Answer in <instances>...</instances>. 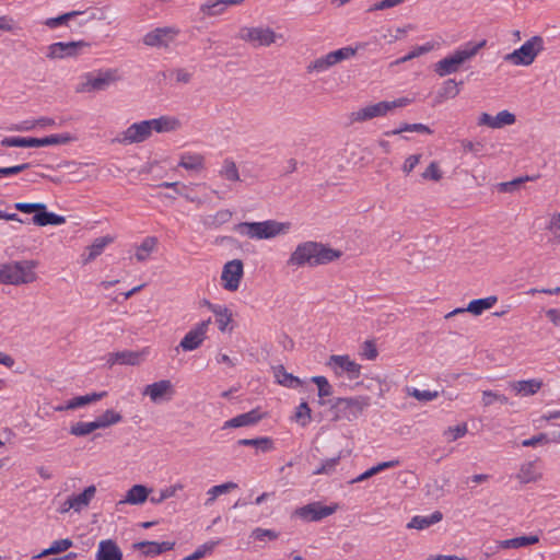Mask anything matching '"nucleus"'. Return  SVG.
Segmentation results:
<instances>
[{"instance_id":"1","label":"nucleus","mask_w":560,"mask_h":560,"mask_svg":"<svg viewBox=\"0 0 560 560\" xmlns=\"http://www.w3.org/2000/svg\"><path fill=\"white\" fill-rule=\"evenodd\" d=\"M341 252L314 241L302 242L290 254L287 266L293 269L305 266L316 267L340 258Z\"/></svg>"},{"instance_id":"2","label":"nucleus","mask_w":560,"mask_h":560,"mask_svg":"<svg viewBox=\"0 0 560 560\" xmlns=\"http://www.w3.org/2000/svg\"><path fill=\"white\" fill-rule=\"evenodd\" d=\"M292 229L289 221L282 222L273 219L257 222H241L234 231L243 237L253 241L271 240L287 235Z\"/></svg>"},{"instance_id":"3","label":"nucleus","mask_w":560,"mask_h":560,"mask_svg":"<svg viewBox=\"0 0 560 560\" xmlns=\"http://www.w3.org/2000/svg\"><path fill=\"white\" fill-rule=\"evenodd\" d=\"M38 261L33 259L10 261L0 265V284L23 285L37 280L35 268Z\"/></svg>"},{"instance_id":"4","label":"nucleus","mask_w":560,"mask_h":560,"mask_svg":"<svg viewBox=\"0 0 560 560\" xmlns=\"http://www.w3.org/2000/svg\"><path fill=\"white\" fill-rule=\"evenodd\" d=\"M486 40L477 44L468 43L464 48L455 50L452 55L446 56L434 65V71L439 77H446L459 70L460 66L474 58L478 51L486 46Z\"/></svg>"},{"instance_id":"5","label":"nucleus","mask_w":560,"mask_h":560,"mask_svg":"<svg viewBox=\"0 0 560 560\" xmlns=\"http://www.w3.org/2000/svg\"><path fill=\"white\" fill-rule=\"evenodd\" d=\"M371 405V397L366 395H359L354 397H339L336 398L331 410L334 412V420H347L349 422L357 420L363 411Z\"/></svg>"},{"instance_id":"6","label":"nucleus","mask_w":560,"mask_h":560,"mask_svg":"<svg viewBox=\"0 0 560 560\" xmlns=\"http://www.w3.org/2000/svg\"><path fill=\"white\" fill-rule=\"evenodd\" d=\"M542 50L544 38L541 36H533L518 49L505 55L504 60L514 66H529Z\"/></svg>"},{"instance_id":"7","label":"nucleus","mask_w":560,"mask_h":560,"mask_svg":"<svg viewBox=\"0 0 560 560\" xmlns=\"http://www.w3.org/2000/svg\"><path fill=\"white\" fill-rule=\"evenodd\" d=\"M409 104V100L406 97L398 98L396 101H383L376 104H371L362 107L355 112H352L349 116L351 122H363L376 117H383L388 112L396 107H404Z\"/></svg>"},{"instance_id":"8","label":"nucleus","mask_w":560,"mask_h":560,"mask_svg":"<svg viewBox=\"0 0 560 560\" xmlns=\"http://www.w3.org/2000/svg\"><path fill=\"white\" fill-rule=\"evenodd\" d=\"M120 80L117 69L101 70L96 73H89L85 80L77 86L79 93H91L107 90L112 84Z\"/></svg>"},{"instance_id":"9","label":"nucleus","mask_w":560,"mask_h":560,"mask_svg":"<svg viewBox=\"0 0 560 560\" xmlns=\"http://www.w3.org/2000/svg\"><path fill=\"white\" fill-rule=\"evenodd\" d=\"M237 38L254 47H268L277 43L279 39H283V36L275 33L270 27L243 26L237 33Z\"/></svg>"},{"instance_id":"10","label":"nucleus","mask_w":560,"mask_h":560,"mask_svg":"<svg viewBox=\"0 0 560 560\" xmlns=\"http://www.w3.org/2000/svg\"><path fill=\"white\" fill-rule=\"evenodd\" d=\"M14 208L23 213H35L32 222L38 226L60 225L66 222V218L54 212H47L46 205L42 202H16Z\"/></svg>"},{"instance_id":"11","label":"nucleus","mask_w":560,"mask_h":560,"mask_svg":"<svg viewBox=\"0 0 560 560\" xmlns=\"http://www.w3.org/2000/svg\"><path fill=\"white\" fill-rule=\"evenodd\" d=\"M72 140L73 138L69 133L51 135L44 138L7 137L1 140V145L20 148H39L47 145L66 144Z\"/></svg>"},{"instance_id":"12","label":"nucleus","mask_w":560,"mask_h":560,"mask_svg":"<svg viewBox=\"0 0 560 560\" xmlns=\"http://www.w3.org/2000/svg\"><path fill=\"white\" fill-rule=\"evenodd\" d=\"M355 48H352L350 46L342 47L314 59L312 62H310L306 70L308 73H323L329 70L330 68L335 67L336 65L345 60L351 59L352 57L355 56Z\"/></svg>"},{"instance_id":"13","label":"nucleus","mask_w":560,"mask_h":560,"mask_svg":"<svg viewBox=\"0 0 560 560\" xmlns=\"http://www.w3.org/2000/svg\"><path fill=\"white\" fill-rule=\"evenodd\" d=\"M326 365L338 377L346 375L349 380H355L361 375V364L348 354H332L328 358Z\"/></svg>"},{"instance_id":"14","label":"nucleus","mask_w":560,"mask_h":560,"mask_svg":"<svg viewBox=\"0 0 560 560\" xmlns=\"http://www.w3.org/2000/svg\"><path fill=\"white\" fill-rule=\"evenodd\" d=\"M152 136L149 120H142L130 125L125 131L117 135L113 142L129 145L148 140Z\"/></svg>"},{"instance_id":"15","label":"nucleus","mask_w":560,"mask_h":560,"mask_svg":"<svg viewBox=\"0 0 560 560\" xmlns=\"http://www.w3.org/2000/svg\"><path fill=\"white\" fill-rule=\"evenodd\" d=\"M244 277V264L241 259H232L223 265L221 284L224 290L235 292L238 290Z\"/></svg>"},{"instance_id":"16","label":"nucleus","mask_w":560,"mask_h":560,"mask_svg":"<svg viewBox=\"0 0 560 560\" xmlns=\"http://www.w3.org/2000/svg\"><path fill=\"white\" fill-rule=\"evenodd\" d=\"M89 46L90 44L84 40L52 43L47 47L46 57L49 60L74 58L78 57L82 50Z\"/></svg>"},{"instance_id":"17","label":"nucleus","mask_w":560,"mask_h":560,"mask_svg":"<svg viewBox=\"0 0 560 560\" xmlns=\"http://www.w3.org/2000/svg\"><path fill=\"white\" fill-rule=\"evenodd\" d=\"M176 394V389L171 380H160L151 383L142 389V395L150 398L153 404L171 401Z\"/></svg>"},{"instance_id":"18","label":"nucleus","mask_w":560,"mask_h":560,"mask_svg":"<svg viewBox=\"0 0 560 560\" xmlns=\"http://www.w3.org/2000/svg\"><path fill=\"white\" fill-rule=\"evenodd\" d=\"M211 319L208 318L195 325L180 340L179 348L184 351H194L198 349L207 338V332Z\"/></svg>"},{"instance_id":"19","label":"nucleus","mask_w":560,"mask_h":560,"mask_svg":"<svg viewBox=\"0 0 560 560\" xmlns=\"http://www.w3.org/2000/svg\"><path fill=\"white\" fill-rule=\"evenodd\" d=\"M515 479L521 485L537 483L544 479L541 459L536 457L535 459L527 460L521 464Z\"/></svg>"},{"instance_id":"20","label":"nucleus","mask_w":560,"mask_h":560,"mask_svg":"<svg viewBox=\"0 0 560 560\" xmlns=\"http://www.w3.org/2000/svg\"><path fill=\"white\" fill-rule=\"evenodd\" d=\"M178 35L174 27H158L143 36V44L150 47L167 48Z\"/></svg>"},{"instance_id":"21","label":"nucleus","mask_w":560,"mask_h":560,"mask_svg":"<svg viewBox=\"0 0 560 560\" xmlns=\"http://www.w3.org/2000/svg\"><path fill=\"white\" fill-rule=\"evenodd\" d=\"M498 302L497 295H489L483 299L472 300L468 303L467 307H458L445 315V318H451L457 314L468 312L474 316H480L485 311L490 310Z\"/></svg>"},{"instance_id":"22","label":"nucleus","mask_w":560,"mask_h":560,"mask_svg":"<svg viewBox=\"0 0 560 560\" xmlns=\"http://www.w3.org/2000/svg\"><path fill=\"white\" fill-rule=\"evenodd\" d=\"M338 505H323L319 502L310 503L295 511V514L306 521H319L336 512Z\"/></svg>"},{"instance_id":"23","label":"nucleus","mask_w":560,"mask_h":560,"mask_svg":"<svg viewBox=\"0 0 560 560\" xmlns=\"http://www.w3.org/2000/svg\"><path fill=\"white\" fill-rule=\"evenodd\" d=\"M544 387L541 378H529L512 381L509 388L518 397H529L536 395Z\"/></svg>"},{"instance_id":"24","label":"nucleus","mask_w":560,"mask_h":560,"mask_svg":"<svg viewBox=\"0 0 560 560\" xmlns=\"http://www.w3.org/2000/svg\"><path fill=\"white\" fill-rule=\"evenodd\" d=\"M515 122L514 114L502 110L497 114V116H491L488 113H482L479 117L478 124L481 126H487L493 129L502 128L508 125H512Z\"/></svg>"},{"instance_id":"25","label":"nucleus","mask_w":560,"mask_h":560,"mask_svg":"<svg viewBox=\"0 0 560 560\" xmlns=\"http://www.w3.org/2000/svg\"><path fill=\"white\" fill-rule=\"evenodd\" d=\"M547 236V243L552 246L560 245V212H549L546 217L544 228Z\"/></svg>"},{"instance_id":"26","label":"nucleus","mask_w":560,"mask_h":560,"mask_svg":"<svg viewBox=\"0 0 560 560\" xmlns=\"http://www.w3.org/2000/svg\"><path fill=\"white\" fill-rule=\"evenodd\" d=\"M262 416L258 409H253L248 412L238 415L228 421L224 422L222 429L230 428H242L254 425L261 420Z\"/></svg>"},{"instance_id":"27","label":"nucleus","mask_w":560,"mask_h":560,"mask_svg":"<svg viewBox=\"0 0 560 560\" xmlns=\"http://www.w3.org/2000/svg\"><path fill=\"white\" fill-rule=\"evenodd\" d=\"M96 560H122V552L118 545L112 540H101L95 555Z\"/></svg>"},{"instance_id":"28","label":"nucleus","mask_w":560,"mask_h":560,"mask_svg":"<svg viewBox=\"0 0 560 560\" xmlns=\"http://www.w3.org/2000/svg\"><path fill=\"white\" fill-rule=\"evenodd\" d=\"M150 492L151 490L145 486L135 485L126 492L125 499L120 500L118 504H143L148 500Z\"/></svg>"},{"instance_id":"29","label":"nucleus","mask_w":560,"mask_h":560,"mask_svg":"<svg viewBox=\"0 0 560 560\" xmlns=\"http://www.w3.org/2000/svg\"><path fill=\"white\" fill-rule=\"evenodd\" d=\"M218 175L223 180L230 183V188H233V184L241 182V175L236 163L232 159H224Z\"/></svg>"},{"instance_id":"30","label":"nucleus","mask_w":560,"mask_h":560,"mask_svg":"<svg viewBox=\"0 0 560 560\" xmlns=\"http://www.w3.org/2000/svg\"><path fill=\"white\" fill-rule=\"evenodd\" d=\"M149 124L152 132L159 133L175 131L180 128V121L178 118L173 116H161L159 118L149 119Z\"/></svg>"},{"instance_id":"31","label":"nucleus","mask_w":560,"mask_h":560,"mask_svg":"<svg viewBox=\"0 0 560 560\" xmlns=\"http://www.w3.org/2000/svg\"><path fill=\"white\" fill-rule=\"evenodd\" d=\"M442 518L443 514L440 511H435L431 515H416L407 524V527L422 530L439 523Z\"/></svg>"},{"instance_id":"32","label":"nucleus","mask_w":560,"mask_h":560,"mask_svg":"<svg viewBox=\"0 0 560 560\" xmlns=\"http://www.w3.org/2000/svg\"><path fill=\"white\" fill-rule=\"evenodd\" d=\"M96 494V487L94 485L86 487L83 492L79 494L70 495L72 506H74V512L80 513L82 510L88 508L91 501L94 499Z\"/></svg>"},{"instance_id":"33","label":"nucleus","mask_w":560,"mask_h":560,"mask_svg":"<svg viewBox=\"0 0 560 560\" xmlns=\"http://www.w3.org/2000/svg\"><path fill=\"white\" fill-rule=\"evenodd\" d=\"M233 212L229 209H221L214 214H209L202 218L201 222L207 229H218L221 225L231 221Z\"/></svg>"},{"instance_id":"34","label":"nucleus","mask_w":560,"mask_h":560,"mask_svg":"<svg viewBox=\"0 0 560 560\" xmlns=\"http://www.w3.org/2000/svg\"><path fill=\"white\" fill-rule=\"evenodd\" d=\"M113 242L114 237L109 235L95 238L94 242L89 247H86L88 255L83 257V264L93 261L103 253L104 248Z\"/></svg>"},{"instance_id":"35","label":"nucleus","mask_w":560,"mask_h":560,"mask_svg":"<svg viewBox=\"0 0 560 560\" xmlns=\"http://www.w3.org/2000/svg\"><path fill=\"white\" fill-rule=\"evenodd\" d=\"M137 549L142 550L145 556H156L164 551L172 550L174 547L173 542L170 541H140L135 545Z\"/></svg>"},{"instance_id":"36","label":"nucleus","mask_w":560,"mask_h":560,"mask_svg":"<svg viewBox=\"0 0 560 560\" xmlns=\"http://www.w3.org/2000/svg\"><path fill=\"white\" fill-rule=\"evenodd\" d=\"M538 541H539V537L537 535L521 536V537H515V538L499 541L498 548L518 549V548L527 547L530 545H535Z\"/></svg>"},{"instance_id":"37","label":"nucleus","mask_w":560,"mask_h":560,"mask_svg":"<svg viewBox=\"0 0 560 560\" xmlns=\"http://www.w3.org/2000/svg\"><path fill=\"white\" fill-rule=\"evenodd\" d=\"M158 238L155 236H147L140 245L136 247L135 257L137 261H147L151 254L156 249Z\"/></svg>"},{"instance_id":"38","label":"nucleus","mask_w":560,"mask_h":560,"mask_svg":"<svg viewBox=\"0 0 560 560\" xmlns=\"http://www.w3.org/2000/svg\"><path fill=\"white\" fill-rule=\"evenodd\" d=\"M209 310L215 315V323L220 331H225L229 324L232 322V312L222 305H214L208 303Z\"/></svg>"},{"instance_id":"39","label":"nucleus","mask_w":560,"mask_h":560,"mask_svg":"<svg viewBox=\"0 0 560 560\" xmlns=\"http://www.w3.org/2000/svg\"><path fill=\"white\" fill-rule=\"evenodd\" d=\"M119 352V364L121 365H139L141 364L145 357L150 353V349L143 348L141 351H118Z\"/></svg>"},{"instance_id":"40","label":"nucleus","mask_w":560,"mask_h":560,"mask_svg":"<svg viewBox=\"0 0 560 560\" xmlns=\"http://www.w3.org/2000/svg\"><path fill=\"white\" fill-rule=\"evenodd\" d=\"M178 166L187 171L200 172L205 168V158L197 153H185L180 156Z\"/></svg>"},{"instance_id":"41","label":"nucleus","mask_w":560,"mask_h":560,"mask_svg":"<svg viewBox=\"0 0 560 560\" xmlns=\"http://www.w3.org/2000/svg\"><path fill=\"white\" fill-rule=\"evenodd\" d=\"M237 487H238L237 483H235L233 481H228V482L211 487L207 491V500L205 502V505L211 506L219 495L226 494V493L237 489Z\"/></svg>"},{"instance_id":"42","label":"nucleus","mask_w":560,"mask_h":560,"mask_svg":"<svg viewBox=\"0 0 560 560\" xmlns=\"http://www.w3.org/2000/svg\"><path fill=\"white\" fill-rule=\"evenodd\" d=\"M238 445L253 446L258 452L267 453L273 450V441L270 438L261 436L256 439H241Z\"/></svg>"},{"instance_id":"43","label":"nucleus","mask_w":560,"mask_h":560,"mask_svg":"<svg viewBox=\"0 0 560 560\" xmlns=\"http://www.w3.org/2000/svg\"><path fill=\"white\" fill-rule=\"evenodd\" d=\"M226 0L207 1L200 5V12L205 16H219L222 15L228 9Z\"/></svg>"},{"instance_id":"44","label":"nucleus","mask_w":560,"mask_h":560,"mask_svg":"<svg viewBox=\"0 0 560 560\" xmlns=\"http://www.w3.org/2000/svg\"><path fill=\"white\" fill-rule=\"evenodd\" d=\"M106 396H107V392L91 393V394H86L84 396H78V397H74L71 400H69L66 404V408L77 409V408L86 406L89 404L98 401Z\"/></svg>"},{"instance_id":"45","label":"nucleus","mask_w":560,"mask_h":560,"mask_svg":"<svg viewBox=\"0 0 560 560\" xmlns=\"http://www.w3.org/2000/svg\"><path fill=\"white\" fill-rule=\"evenodd\" d=\"M122 420V416L115 411L114 409H107L102 415H100L94 421L96 423L97 429H104L116 423H119Z\"/></svg>"},{"instance_id":"46","label":"nucleus","mask_w":560,"mask_h":560,"mask_svg":"<svg viewBox=\"0 0 560 560\" xmlns=\"http://www.w3.org/2000/svg\"><path fill=\"white\" fill-rule=\"evenodd\" d=\"M275 375L278 380V383L283 386L296 388L302 385V381L299 377L288 373L282 365L276 368Z\"/></svg>"},{"instance_id":"47","label":"nucleus","mask_w":560,"mask_h":560,"mask_svg":"<svg viewBox=\"0 0 560 560\" xmlns=\"http://www.w3.org/2000/svg\"><path fill=\"white\" fill-rule=\"evenodd\" d=\"M23 31V27L11 15H0V34L9 33L18 35Z\"/></svg>"},{"instance_id":"48","label":"nucleus","mask_w":560,"mask_h":560,"mask_svg":"<svg viewBox=\"0 0 560 560\" xmlns=\"http://www.w3.org/2000/svg\"><path fill=\"white\" fill-rule=\"evenodd\" d=\"M73 545L72 540L69 539V538H65V539H59V540H55L51 546L45 550H43L38 556L37 558H43V557H47L49 555H57V553H60V552H63L66 550H68L69 548H71Z\"/></svg>"},{"instance_id":"49","label":"nucleus","mask_w":560,"mask_h":560,"mask_svg":"<svg viewBox=\"0 0 560 560\" xmlns=\"http://www.w3.org/2000/svg\"><path fill=\"white\" fill-rule=\"evenodd\" d=\"M459 93L458 83L454 79H448L443 83L439 91L438 98L442 102L447 98H454Z\"/></svg>"},{"instance_id":"50","label":"nucleus","mask_w":560,"mask_h":560,"mask_svg":"<svg viewBox=\"0 0 560 560\" xmlns=\"http://www.w3.org/2000/svg\"><path fill=\"white\" fill-rule=\"evenodd\" d=\"M424 180L440 182L443 178V171L436 161H432L428 167L421 173Z\"/></svg>"},{"instance_id":"51","label":"nucleus","mask_w":560,"mask_h":560,"mask_svg":"<svg viewBox=\"0 0 560 560\" xmlns=\"http://www.w3.org/2000/svg\"><path fill=\"white\" fill-rule=\"evenodd\" d=\"M97 430L95 421L77 422L71 425L70 433L75 436H84Z\"/></svg>"},{"instance_id":"52","label":"nucleus","mask_w":560,"mask_h":560,"mask_svg":"<svg viewBox=\"0 0 560 560\" xmlns=\"http://www.w3.org/2000/svg\"><path fill=\"white\" fill-rule=\"evenodd\" d=\"M184 489V486L179 482L175 483V485H172L165 489H162L160 491V494L159 497H152L151 498V502L154 503V504H160L162 503L164 500L168 499V498H172L174 497L178 491H182Z\"/></svg>"},{"instance_id":"53","label":"nucleus","mask_w":560,"mask_h":560,"mask_svg":"<svg viewBox=\"0 0 560 560\" xmlns=\"http://www.w3.org/2000/svg\"><path fill=\"white\" fill-rule=\"evenodd\" d=\"M434 48V44L427 43L422 46L416 47L413 50H411L408 55L401 57L400 59L396 60V63H404L407 62L413 58L420 57L427 52H430Z\"/></svg>"},{"instance_id":"54","label":"nucleus","mask_w":560,"mask_h":560,"mask_svg":"<svg viewBox=\"0 0 560 560\" xmlns=\"http://www.w3.org/2000/svg\"><path fill=\"white\" fill-rule=\"evenodd\" d=\"M311 408L308 407L307 402L303 401L296 408L294 418L296 422H299L302 427H305L311 422L312 416Z\"/></svg>"},{"instance_id":"55","label":"nucleus","mask_w":560,"mask_h":560,"mask_svg":"<svg viewBox=\"0 0 560 560\" xmlns=\"http://www.w3.org/2000/svg\"><path fill=\"white\" fill-rule=\"evenodd\" d=\"M84 12H81V11H71V12H67L65 14H61L57 18H50V19H47L45 21V25L50 27V28H55L61 24H65L66 22H68L69 20H71L72 18L79 15V14H83Z\"/></svg>"},{"instance_id":"56","label":"nucleus","mask_w":560,"mask_h":560,"mask_svg":"<svg viewBox=\"0 0 560 560\" xmlns=\"http://www.w3.org/2000/svg\"><path fill=\"white\" fill-rule=\"evenodd\" d=\"M217 542L214 541H208L201 546H199L191 555L184 558V560H199L203 558L206 555H210Z\"/></svg>"},{"instance_id":"57","label":"nucleus","mask_w":560,"mask_h":560,"mask_svg":"<svg viewBox=\"0 0 560 560\" xmlns=\"http://www.w3.org/2000/svg\"><path fill=\"white\" fill-rule=\"evenodd\" d=\"M467 431V424L464 422L455 427H448L446 430H444L443 434L447 438L448 441L453 442L466 435Z\"/></svg>"},{"instance_id":"58","label":"nucleus","mask_w":560,"mask_h":560,"mask_svg":"<svg viewBox=\"0 0 560 560\" xmlns=\"http://www.w3.org/2000/svg\"><path fill=\"white\" fill-rule=\"evenodd\" d=\"M250 537L259 541L275 540L279 537V533L272 529L257 527L250 533Z\"/></svg>"},{"instance_id":"59","label":"nucleus","mask_w":560,"mask_h":560,"mask_svg":"<svg viewBox=\"0 0 560 560\" xmlns=\"http://www.w3.org/2000/svg\"><path fill=\"white\" fill-rule=\"evenodd\" d=\"M312 382L317 385L319 397H327L332 395V387L325 376H314L312 377Z\"/></svg>"},{"instance_id":"60","label":"nucleus","mask_w":560,"mask_h":560,"mask_svg":"<svg viewBox=\"0 0 560 560\" xmlns=\"http://www.w3.org/2000/svg\"><path fill=\"white\" fill-rule=\"evenodd\" d=\"M408 395L416 398L419 401H431L439 397L438 392L420 390L417 388H408Z\"/></svg>"},{"instance_id":"61","label":"nucleus","mask_w":560,"mask_h":560,"mask_svg":"<svg viewBox=\"0 0 560 560\" xmlns=\"http://www.w3.org/2000/svg\"><path fill=\"white\" fill-rule=\"evenodd\" d=\"M528 179H529V177L526 176V177H517L510 182L500 183L498 185V189L501 192H513V191L517 190L521 187V185Z\"/></svg>"},{"instance_id":"62","label":"nucleus","mask_w":560,"mask_h":560,"mask_svg":"<svg viewBox=\"0 0 560 560\" xmlns=\"http://www.w3.org/2000/svg\"><path fill=\"white\" fill-rule=\"evenodd\" d=\"M340 457H332L325 459L320 467H318L316 470H314V475H329L331 474L337 465L339 464Z\"/></svg>"},{"instance_id":"63","label":"nucleus","mask_w":560,"mask_h":560,"mask_svg":"<svg viewBox=\"0 0 560 560\" xmlns=\"http://www.w3.org/2000/svg\"><path fill=\"white\" fill-rule=\"evenodd\" d=\"M550 442V439L546 433H539L537 435H534L529 439L522 441V446L524 447H536L538 445L548 444Z\"/></svg>"},{"instance_id":"64","label":"nucleus","mask_w":560,"mask_h":560,"mask_svg":"<svg viewBox=\"0 0 560 560\" xmlns=\"http://www.w3.org/2000/svg\"><path fill=\"white\" fill-rule=\"evenodd\" d=\"M421 156V154H411L408 158H406L402 163L401 171L406 175H409L415 170V167L420 163Z\"/></svg>"}]
</instances>
